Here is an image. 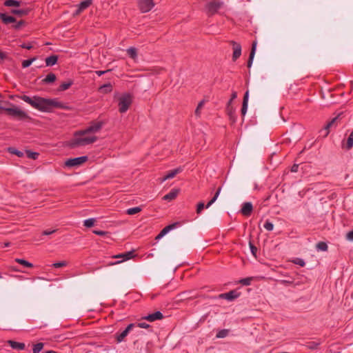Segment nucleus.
Wrapping results in <instances>:
<instances>
[{
    "label": "nucleus",
    "instance_id": "1",
    "mask_svg": "<svg viewBox=\"0 0 353 353\" xmlns=\"http://www.w3.org/2000/svg\"><path fill=\"white\" fill-rule=\"evenodd\" d=\"M19 98L41 112H49L54 108L63 110L68 108L67 105L59 101L57 99H46L39 96L30 97L27 95H21Z\"/></svg>",
    "mask_w": 353,
    "mask_h": 353
},
{
    "label": "nucleus",
    "instance_id": "2",
    "mask_svg": "<svg viewBox=\"0 0 353 353\" xmlns=\"http://www.w3.org/2000/svg\"><path fill=\"white\" fill-rule=\"evenodd\" d=\"M5 103L11 106L8 108L2 106L1 108V110H4L8 116L20 121L28 120L30 119L28 113L20 109L18 106H16L8 101L5 102Z\"/></svg>",
    "mask_w": 353,
    "mask_h": 353
},
{
    "label": "nucleus",
    "instance_id": "3",
    "mask_svg": "<svg viewBox=\"0 0 353 353\" xmlns=\"http://www.w3.org/2000/svg\"><path fill=\"white\" fill-rule=\"evenodd\" d=\"M78 133L79 131L74 134V138L70 141V146L72 148L85 146L92 144L97 141V137L96 136H85L79 134Z\"/></svg>",
    "mask_w": 353,
    "mask_h": 353
},
{
    "label": "nucleus",
    "instance_id": "4",
    "mask_svg": "<svg viewBox=\"0 0 353 353\" xmlns=\"http://www.w3.org/2000/svg\"><path fill=\"white\" fill-rule=\"evenodd\" d=\"M223 6V2L219 0H210L205 5V10L208 16L215 14Z\"/></svg>",
    "mask_w": 353,
    "mask_h": 353
},
{
    "label": "nucleus",
    "instance_id": "5",
    "mask_svg": "<svg viewBox=\"0 0 353 353\" xmlns=\"http://www.w3.org/2000/svg\"><path fill=\"white\" fill-rule=\"evenodd\" d=\"M105 122L103 121H93L90 125L83 130L79 131V134L85 135L88 133H96L98 132L105 125Z\"/></svg>",
    "mask_w": 353,
    "mask_h": 353
},
{
    "label": "nucleus",
    "instance_id": "6",
    "mask_svg": "<svg viewBox=\"0 0 353 353\" xmlns=\"http://www.w3.org/2000/svg\"><path fill=\"white\" fill-rule=\"evenodd\" d=\"M132 103V99L130 94H125L119 98V110L121 113L125 112Z\"/></svg>",
    "mask_w": 353,
    "mask_h": 353
},
{
    "label": "nucleus",
    "instance_id": "7",
    "mask_svg": "<svg viewBox=\"0 0 353 353\" xmlns=\"http://www.w3.org/2000/svg\"><path fill=\"white\" fill-rule=\"evenodd\" d=\"M87 156H82L73 159H69L65 162V166L68 168L77 167L82 165L88 161Z\"/></svg>",
    "mask_w": 353,
    "mask_h": 353
},
{
    "label": "nucleus",
    "instance_id": "8",
    "mask_svg": "<svg viewBox=\"0 0 353 353\" xmlns=\"http://www.w3.org/2000/svg\"><path fill=\"white\" fill-rule=\"evenodd\" d=\"M154 5L153 0H139L138 1L139 8L143 13L151 10Z\"/></svg>",
    "mask_w": 353,
    "mask_h": 353
},
{
    "label": "nucleus",
    "instance_id": "9",
    "mask_svg": "<svg viewBox=\"0 0 353 353\" xmlns=\"http://www.w3.org/2000/svg\"><path fill=\"white\" fill-rule=\"evenodd\" d=\"M230 43L232 46L233 49L232 61H235L241 55V46L234 41H230Z\"/></svg>",
    "mask_w": 353,
    "mask_h": 353
},
{
    "label": "nucleus",
    "instance_id": "10",
    "mask_svg": "<svg viewBox=\"0 0 353 353\" xmlns=\"http://www.w3.org/2000/svg\"><path fill=\"white\" fill-rule=\"evenodd\" d=\"M134 325H135V324L130 323L126 327V328L122 332L117 333L115 334L117 341L118 343H121V342L123 341L125 338L128 336L130 331L132 329V327H134Z\"/></svg>",
    "mask_w": 353,
    "mask_h": 353
},
{
    "label": "nucleus",
    "instance_id": "11",
    "mask_svg": "<svg viewBox=\"0 0 353 353\" xmlns=\"http://www.w3.org/2000/svg\"><path fill=\"white\" fill-rule=\"evenodd\" d=\"M134 256V251H129V252H126L123 253V254L115 255V256H113V258L121 259V260L117 262L113 263L112 264V265L118 264V263H121L122 261H125L129 260L130 259H132Z\"/></svg>",
    "mask_w": 353,
    "mask_h": 353
},
{
    "label": "nucleus",
    "instance_id": "12",
    "mask_svg": "<svg viewBox=\"0 0 353 353\" xmlns=\"http://www.w3.org/2000/svg\"><path fill=\"white\" fill-rule=\"evenodd\" d=\"M240 296V293L236 292V290H231L227 293L221 294L219 297L221 299H224L228 301H233L235 299L238 298Z\"/></svg>",
    "mask_w": 353,
    "mask_h": 353
},
{
    "label": "nucleus",
    "instance_id": "13",
    "mask_svg": "<svg viewBox=\"0 0 353 353\" xmlns=\"http://www.w3.org/2000/svg\"><path fill=\"white\" fill-rule=\"evenodd\" d=\"M183 170L182 168L179 167L172 170H170L167 172V174L161 179V182L163 183L167 179L174 178L177 174L181 172Z\"/></svg>",
    "mask_w": 353,
    "mask_h": 353
},
{
    "label": "nucleus",
    "instance_id": "14",
    "mask_svg": "<svg viewBox=\"0 0 353 353\" xmlns=\"http://www.w3.org/2000/svg\"><path fill=\"white\" fill-rule=\"evenodd\" d=\"M163 318V314L160 311H157L153 314H148L144 317H143V319L150 321L153 322L157 320H161Z\"/></svg>",
    "mask_w": 353,
    "mask_h": 353
},
{
    "label": "nucleus",
    "instance_id": "15",
    "mask_svg": "<svg viewBox=\"0 0 353 353\" xmlns=\"http://www.w3.org/2000/svg\"><path fill=\"white\" fill-rule=\"evenodd\" d=\"M341 147L345 150H350L353 148V131L350 134L346 141H342Z\"/></svg>",
    "mask_w": 353,
    "mask_h": 353
},
{
    "label": "nucleus",
    "instance_id": "16",
    "mask_svg": "<svg viewBox=\"0 0 353 353\" xmlns=\"http://www.w3.org/2000/svg\"><path fill=\"white\" fill-rule=\"evenodd\" d=\"M252 210V204L250 202H245L243 204L241 212L244 216H250Z\"/></svg>",
    "mask_w": 353,
    "mask_h": 353
},
{
    "label": "nucleus",
    "instance_id": "17",
    "mask_svg": "<svg viewBox=\"0 0 353 353\" xmlns=\"http://www.w3.org/2000/svg\"><path fill=\"white\" fill-rule=\"evenodd\" d=\"M92 4V0H85L78 5V8L75 12V14H79L82 11L88 8Z\"/></svg>",
    "mask_w": 353,
    "mask_h": 353
},
{
    "label": "nucleus",
    "instance_id": "18",
    "mask_svg": "<svg viewBox=\"0 0 353 353\" xmlns=\"http://www.w3.org/2000/svg\"><path fill=\"white\" fill-rule=\"evenodd\" d=\"M248 99H249V92L246 91L244 94V97H243L242 108L241 110V114L243 117H244L245 115L247 110H248Z\"/></svg>",
    "mask_w": 353,
    "mask_h": 353
},
{
    "label": "nucleus",
    "instance_id": "19",
    "mask_svg": "<svg viewBox=\"0 0 353 353\" xmlns=\"http://www.w3.org/2000/svg\"><path fill=\"white\" fill-rule=\"evenodd\" d=\"M256 45H257V42L256 41L252 42L251 52L250 53V57H249V59L248 61V68H250L252 66V61H253V59H254V57L255 55V52H256Z\"/></svg>",
    "mask_w": 353,
    "mask_h": 353
},
{
    "label": "nucleus",
    "instance_id": "20",
    "mask_svg": "<svg viewBox=\"0 0 353 353\" xmlns=\"http://www.w3.org/2000/svg\"><path fill=\"white\" fill-rule=\"evenodd\" d=\"M8 343L13 350H23L26 347V345L23 343L17 342L14 341L9 340Z\"/></svg>",
    "mask_w": 353,
    "mask_h": 353
},
{
    "label": "nucleus",
    "instance_id": "21",
    "mask_svg": "<svg viewBox=\"0 0 353 353\" xmlns=\"http://www.w3.org/2000/svg\"><path fill=\"white\" fill-rule=\"evenodd\" d=\"M179 190L177 189H172L169 193L163 196V199L169 201H172L177 196Z\"/></svg>",
    "mask_w": 353,
    "mask_h": 353
},
{
    "label": "nucleus",
    "instance_id": "22",
    "mask_svg": "<svg viewBox=\"0 0 353 353\" xmlns=\"http://www.w3.org/2000/svg\"><path fill=\"white\" fill-rule=\"evenodd\" d=\"M0 19H1L3 23L6 25L16 21V19L14 17H13L12 16H8L5 13L0 14Z\"/></svg>",
    "mask_w": 353,
    "mask_h": 353
},
{
    "label": "nucleus",
    "instance_id": "23",
    "mask_svg": "<svg viewBox=\"0 0 353 353\" xmlns=\"http://www.w3.org/2000/svg\"><path fill=\"white\" fill-rule=\"evenodd\" d=\"M58 57L57 55H51L46 59V64L47 66H52L57 63Z\"/></svg>",
    "mask_w": 353,
    "mask_h": 353
},
{
    "label": "nucleus",
    "instance_id": "24",
    "mask_svg": "<svg viewBox=\"0 0 353 353\" xmlns=\"http://www.w3.org/2000/svg\"><path fill=\"white\" fill-rule=\"evenodd\" d=\"M29 12L28 9H12L10 13L20 17L27 15Z\"/></svg>",
    "mask_w": 353,
    "mask_h": 353
},
{
    "label": "nucleus",
    "instance_id": "25",
    "mask_svg": "<svg viewBox=\"0 0 353 353\" xmlns=\"http://www.w3.org/2000/svg\"><path fill=\"white\" fill-rule=\"evenodd\" d=\"M180 223L179 222H175L172 224H170L167 226H165L161 232L163 233L164 235H165L168 232H169L170 230L176 228L178 225H179Z\"/></svg>",
    "mask_w": 353,
    "mask_h": 353
},
{
    "label": "nucleus",
    "instance_id": "26",
    "mask_svg": "<svg viewBox=\"0 0 353 353\" xmlns=\"http://www.w3.org/2000/svg\"><path fill=\"white\" fill-rule=\"evenodd\" d=\"M56 79V75L54 73H50L42 80V82L45 84H49L54 82Z\"/></svg>",
    "mask_w": 353,
    "mask_h": 353
},
{
    "label": "nucleus",
    "instance_id": "27",
    "mask_svg": "<svg viewBox=\"0 0 353 353\" xmlns=\"http://www.w3.org/2000/svg\"><path fill=\"white\" fill-rule=\"evenodd\" d=\"M72 84H73V81H72V80H69L67 82H63L59 85V87L58 88V91H59V92L65 91V90H68Z\"/></svg>",
    "mask_w": 353,
    "mask_h": 353
},
{
    "label": "nucleus",
    "instance_id": "28",
    "mask_svg": "<svg viewBox=\"0 0 353 353\" xmlns=\"http://www.w3.org/2000/svg\"><path fill=\"white\" fill-rule=\"evenodd\" d=\"M3 4L6 7H19L21 2L17 0H6Z\"/></svg>",
    "mask_w": 353,
    "mask_h": 353
},
{
    "label": "nucleus",
    "instance_id": "29",
    "mask_svg": "<svg viewBox=\"0 0 353 353\" xmlns=\"http://www.w3.org/2000/svg\"><path fill=\"white\" fill-rule=\"evenodd\" d=\"M112 86L111 83H105L99 88V91L103 93H109L112 91Z\"/></svg>",
    "mask_w": 353,
    "mask_h": 353
},
{
    "label": "nucleus",
    "instance_id": "30",
    "mask_svg": "<svg viewBox=\"0 0 353 353\" xmlns=\"http://www.w3.org/2000/svg\"><path fill=\"white\" fill-rule=\"evenodd\" d=\"M127 54L130 58L134 60L137 57V50L134 47H130L127 49Z\"/></svg>",
    "mask_w": 353,
    "mask_h": 353
},
{
    "label": "nucleus",
    "instance_id": "31",
    "mask_svg": "<svg viewBox=\"0 0 353 353\" xmlns=\"http://www.w3.org/2000/svg\"><path fill=\"white\" fill-rule=\"evenodd\" d=\"M316 248L318 251H327L328 249V246L325 242L320 241L316 243Z\"/></svg>",
    "mask_w": 353,
    "mask_h": 353
},
{
    "label": "nucleus",
    "instance_id": "32",
    "mask_svg": "<svg viewBox=\"0 0 353 353\" xmlns=\"http://www.w3.org/2000/svg\"><path fill=\"white\" fill-rule=\"evenodd\" d=\"M142 210L141 206H137L134 208H131L127 210L126 213L129 215H134L140 212Z\"/></svg>",
    "mask_w": 353,
    "mask_h": 353
},
{
    "label": "nucleus",
    "instance_id": "33",
    "mask_svg": "<svg viewBox=\"0 0 353 353\" xmlns=\"http://www.w3.org/2000/svg\"><path fill=\"white\" fill-rule=\"evenodd\" d=\"M15 261L25 267L32 268L33 264L23 259H15Z\"/></svg>",
    "mask_w": 353,
    "mask_h": 353
},
{
    "label": "nucleus",
    "instance_id": "34",
    "mask_svg": "<svg viewBox=\"0 0 353 353\" xmlns=\"http://www.w3.org/2000/svg\"><path fill=\"white\" fill-rule=\"evenodd\" d=\"M228 333H229L228 330H226V329L221 330L217 332L216 337L219 338V339H223V338L226 337L228 335Z\"/></svg>",
    "mask_w": 353,
    "mask_h": 353
},
{
    "label": "nucleus",
    "instance_id": "35",
    "mask_svg": "<svg viewBox=\"0 0 353 353\" xmlns=\"http://www.w3.org/2000/svg\"><path fill=\"white\" fill-rule=\"evenodd\" d=\"M226 111H227L228 115L230 116V119H233V121H234V119H233V117L234 114V109L233 106L232 105L227 104Z\"/></svg>",
    "mask_w": 353,
    "mask_h": 353
},
{
    "label": "nucleus",
    "instance_id": "36",
    "mask_svg": "<svg viewBox=\"0 0 353 353\" xmlns=\"http://www.w3.org/2000/svg\"><path fill=\"white\" fill-rule=\"evenodd\" d=\"M319 345H320L319 342L310 341V342L307 343L306 347L310 350H316V349H317V347H319Z\"/></svg>",
    "mask_w": 353,
    "mask_h": 353
},
{
    "label": "nucleus",
    "instance_id": "37",
    "mask_svg": "<svg viewBox=\"0 0 353 353\" xmlns=\"http://www.w3.org/2000/svg\"><path fill=\"white\" fill-rule=\"evenodd\" d=\"M36 59H37L36 57H33L30 59L23 60L22 61V64H21L22 68H26L29 67L32 63V62L34 61Z\"/></svg>",
    "mask_w": 353,
    "mask_h": 353
},
{
    "label": "nucleus",
    "instance_id": "38",
    "mask_svg": "<svg viewBox=\"0 0 353 353\" xmlns=\"http://www.w3.org/2000/svg\"><path fill=\"white\" fill-rule=\"evenodd\" d=\"M44 344L43 343H38L34 345L32 352L33 353H39L41 350L43 348Z\"/></svg>",
    "mask_w": 353,
    "mask_h": 353
},
{
    "label": "nucleus",
    "instance_id": "39",
    "mask_svg": "<svg viewBox=\"0 0 353 353\" xmlns=\"http://www.w3.org/2000/svg\"><path fill=\"white\" fill-rule=\"evenodd\" d=\"M94 223H95V219L94 218H90V219H85L83 221V225L87 228H91L94 225Z\"/></svg>",
    "mask_w": 353,
    "mask_h": 353
},
{
    "label": "nucleus",
    "instance_id": "40",
    "mask_svg": "<svg viewBox=\"0 0 353 353\" xmlns=\"http://www.w3.org/2000/svg\"><path fill=\"white\" fill-rule=\"evenodd\" d=\"M340 114L333 118L330 121L327 123V124L325 125V130H328L330 128L332 127V125L335 123V122L338 120Z\"/></svg>",
    "mask_w": 353,
    "mask_h": 353
},
{
    "label": "nucleus",
    "instance_id": "41",
    "mask_svg": "<svg viewBox=\"0 0 353 353\" xmlns=\"http://www.w3.org/2000/svg\"><path fill=\"white\" fill-rule=\"evenodd\" d=\"M252 280V277H247V278H244V279H242L239 281V283L241 284H242L243 285H250L251 284V281Z\"/></svg>",
    "mask_w": 353,
    "mask_h": 353
},
{
    "label": "nucleus",
    "instance_id": "42",
    "mask_svg": "<svg viewBox=\"0 0 353 353\" xmlns=\"http://www.w3.org/2000/svg\"><path fill=\"white\" fill-rule=\"evenodd\" d=\"M27 156L31 159H37L39 155L38 152H31L30 150L26 151Z\"/></svg>",
    "mask_w": 353,
    "mask_h": 353
},
{
    "label": "nucleus",
    "instance_id": "43",
    "mask_svg": "<svg viewBox=\"0 0 353 353\" xmlns=\"http://www.w3.org/2000/svg\"><path fill=\"white\" fill-rule=\"evenodd\" d=\"M9 151H10V153L16 154L19 157H21L23 156V152L19 151V150H17L15 148H9Z\"/></svg>",
    "mask_w": 353,
    "mask_h": 353
},
{
    "label": "nucleus",
    "instance_id": "44",
    "mask_svg": "<svg viewBox=\"0 0 353 353\" xmlns=\"http://www.w3.org/2000/svg\"><path fill=\"white\" fill-rule=\"evenodd\" d=\"M204 103H205V101H204L203 100V101H201L199 103V104H198V105H197V107H196V110H195V112H194V113H195V114H196V116H197V117H199V116H200V114H201L200 110H201V109L203 108V105H204Z\"/></svg>",
    "mask_w": 353,
    "mask_h": 353
},
{
    "label": "nucleus",
    "instance_id": "45",
    "mask_svg": "<svg viewBox=\"0 0 353 353\" xmlns=\"http://www.w3.org/2000/svg\"><path fill=\"white\" fill-rule=\"evenodd\" d=\"M264 228L268 231H272L274 228V225L272 222L266 221L263 225Z\"/></svg>",
    "mask_w": 353,
    "mask_h": 353
},
{
    "label": "nucleus",
    "instance_id": "46",
    "mask_svg": "<svg viewBox=\"0 0 353 353\" xmlns=\"http://www.w3.org/2000/svg\"><path fill=\"white\" fill-rule=\"evenodd\" d=\"M293 263L294 264L300 265L301 267H304L305 265V263L303 261V259H300V258H296L295 259H294Z\"/></svg>",
    "mask_w": 353,
    "mask_h": 353
},
{
    "label": "nucleus",
    "instance_id": "47",
    "mask_svg": "<svg viewBox=\"0 0 353 353\" xmlns=\"http://www.w3.org/2000/svg\"><path fill=\"white\" fill-rule=\"evenodd\" d=\"M249 246H250V251H251L252 254L254 256H256V252H257L256 247L251 241L249 242Z\"/></svg>",
    "mask_w": 353,
    "mask_h": 353
},
{
    "label": "nucleus",
    "instance_id": "48",
    "mask_svg": "<svg viewBox=\"0 0 353 353\" xmlns=\"http://www.w3.org/2000/svg\"><path fill=\"white\" fill-rule=\"evenodd\" d=\"M66 265H67V263L65 261H60V262H57V263H53L52 265V266L55 268H59L64 267Z\"/></svg>",
    "mask_w": 353,
    "mask_h": 353
},
{
    "label": "nucleus",
    "instance_id": "49",
    "mask_svg": "<svg viewBox=\"0 0 353 353\" xmlns=\"http://www.w3.org/2000/svg\"><path fill=\"white\" fill-rule=\"evenodd\" d=\"M204 207H205V205H204L203 202L199 203L197 204L196 213L197 214H201V212L203 210Z\"/></svg>",
    "mask_w": 353,
    "mask_h": 353
},
{
    "label": "nucleus",
    "instance_id": "50",
    "mask_svg": "<svg viewBox=\"0 0 353 353\" xmlns=\"http://www.w3.org/2000/svg\"><path fill=\"white\" fill-rule=\"evenodd\" d=\"M237 97V93L236 92L234 91L232 94H231V98L229 100V101L228 102L227 104H230V105H232V101L234 99H235Z\"/></svg>",
    "mask_w": 353,
    "mask_h": 353
},
{
    "label": "nucleus",
    "instance_id": "51",
    "mask_svg": "<svg viewBox=\"0 0 353 353\" xmlns=\"http://www.w3.org/2000/svg\"><path fill=\"white\" fill-rule=\"evenodd\" d=\"M93 233L97 235L103 236L107 234V232L103 230H93Z\"/></svg>",
    "mask_w": 353,
    "mask_h": 353
},
{
    "label": "nucleus",
    "instance_id": "52",
    "mask_svg": "<svg viewBox=\"0 0 353 353\" xmlns=\"http://www.w3.org/2000/svg\"><path fill=\"white\" fill-rule=\"evenodd\" d=\"M346 239L348 241H353V230L347 233Z\"/></svg>",
    "mask_w": 353,
    "mask_h": 353
},
{
    "label": "nucleus",
    "instance_id": "53",
    "mask_svg": "<svg viewBox=\"0 0 353 353\" xmlns=\"http://www.w3.org/2000/svg\"><path fill=\"white\" fill-rule=\"evenodd\" d=\"M137 327L141 328H148L150 327V325L146 323H137Z\"/></svg>",
    "mask_w": 353,
    "mask_h": 353
},
{
    "label": "nucleus",
    "instance_id": "54",
    "mask_svg": "<svg viewBox=\"0 0 353 353\" xmlns=\"http://www.w3.org/2000/svg\"><path fill=\"white\" fill-rule=\"evenodd\" d=\"M22 48L30 50L32 48V46L30 43H23L21 45Z\"/></svg>",
    "mask_w": 353,
    "mask_h": 353
},
{
    "label": "nucleus",
    "instance_id": "55",
    "mask_svg": "<svg viewBox=\"0 0 353 353\" xmlns=\"http://www.w3.org/2000/svg\"><path fill=\"white\" fill-rule=\"evenodd\" d=\"M55 232H56V230H46L42 232V234L43 235H50V234L54 233Z\"/></svg>",
    "mask_w": 353,
    "mask_h": 353
},
{
    "label": "nucleus",
    "instance_id": "56",
    "mask_svg": "<svg viewBox=\"0 0 353 353\" xmlns=\"http://www.w3.org/2000/svg\"><path fill=\"white\" fill-rule=\"evenodd\" d=\"M299 165L298 164H294L291 168V172H296L298 171Z\"/></svg>",
    "mask_w": 353,
    "mask_h": 353
},
{
    "label": "nucleus",
    "instance_id": "57",
    "mask_svg": "<svg viewBox=\"0 0 353 353\" xmlns=\"http://www.w3.org/2000/svg\"><path fill=\"white\" fill-rule=\"evenodd\" d=\"M24 23V22L23 21H19L17 23H16L14 26V28L15 29H19L21 28V26Z\"/></svg>",
    "mask_w": 353,
    "mask_h": 353
},
{
    "label": "nucleus",
    "instance_id": "58",
    "mask_svg": "<svg viewBox=\"0 0 353 353\" xmlns=\"http://www.w3.org/2000/svg\"><path fill=\"white\" fill-rule=\"evenodd\" d=\"M6 58V54L0 50V61L4 60Z\"/></svg>",
    "mask_w": 353,
    "mask_h": 353
},
{
    "label": "nucleus",
    "instance_id": "59",
    "mask_svg": "<svg viewBox=\"0 0 353 353\" xmlns=\"http://www.w3.org/2000/svg\"><path fill=\"white\" fill-rule=\"evenodd\" d=\"M221 187H219L217 189V190H216V193L214 194V196L217 199L219 195V194H220V192H221Z\"/></svg>",
    "mask_w": 353,
    "mask_h": 353
},
{
    "label": "nucleus",
    "instance_id": "60",
    "mask_svg": "<svg viewBox=\"0 0 353 353\" xmlns=\"http://www.w3.org/2000/svg\"><path fill=\"white\" fill-rule=\"evenodd\" d=\"M214 203V201L213 200H210L206 205L205 208H210V206H211L213 203Z\"/></svg>",
    "mask_w": 353,
    "mask_h": 353
},
{
    "label": "nucleus",
    "instance_id": "61",
    "mask_svg": "<svg viewBox=\"0 0 353 353\" xmlns=\"http://www.w3.org/2000/svg\"><path fill=\"white\" fill-rule=\"evenodd\" d=\"M214 203V201L213 200H210L206 205L205 208H210V206H211L213 203Z\"/></svg>",
    "mask_w": 353,
    "mask_h": 353
},
{
    "label": "nucleus",
    "instance_id": "62",
    "mask_svg": "<svg viewBox=\"0 0 353 353\" xmlns=\"http://www.w3.org/2000/svg\"><path fill=\"white\" fill-rule=\"evenodd\" d=\"M214 203V201L213 200H210L206 205L205 208H210V206H211L213 203Z\"/></svg>",
    "mask_w": 353,
    "mask_h": 353
},
{
    "label": "nucleus",
    "instance_id": "63",
    "mask_svg": "<svg viewBox=\"0 0 353 353\" xmlns=\"http://www.w3.org/2000/svg\"><path fill=\"white\" fill-rule=\"evenodd\" d=\"M279 282H280L281 283H282V284H285V285H288V284L291 283V282H290V281H286V280H281Z\"/></svg>",
    "mask_w": 353,
    "mask_h": 353
},
{
    "label": "nucleus",
    "instance_id": "64",
    "mask_svg": "<svg viewBox=\"0 0 353 353\" xmlns=\"http://www.w3.org/2000/svg\"><path fill=\"white\" fill-rule=\"evenodd\" d=\"M105 72V71H97V73L98 74L99 76L103 74Z\"/></svg>",
    "mask_w": 353,
    "mask_h": 353
}]
</instances>
